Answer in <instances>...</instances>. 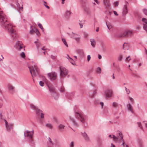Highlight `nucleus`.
Returning a JSON list of instances; mask_svg holds the SVG:
<instances>
[{"label":"nucleus","mask_w":147,"mask_h":147,"mask_svg":"<svg viewBox=\"0 0 147 147\" xmlns=\"http://www.w3.org/2000/svg\"><path fill=\"white\" fill-rule=\"evenodd\" d=\"M0 25L4 27L7 30L13 40H15L18 37V34H16V31L13 28L12 26L7 22L5 16L0 9Z\"/></svg>","instance_id":"nucleus-1"},{"label":"nucleus","mask_w":147,"mask_h":147,"mask_svg":"<svg viewBox=\"0 0 147 147\" xmlns=\"http://www.w3.org/2000/svg\"><path fill=\"white\" fill-rule=\"evenodd\" d=\"M133 33V32L132 31L127 30L119 33L117 34L116 37L120 38H127L129 36H131Z\"/></svg>","instance_id":"nucleus-2"},{"label":"nucleus","mask_w":147,"mask_h":147,"mask_svg":"<svg viewBox=\"0 0 147 147\" xmlns=\"http://www.w3.org/2000/svg\"><path fill=\"white\" fill-rule=\"evenodd\" d=\"M30 73L33 78L36 77L39 74V71L36 65L32 66L31 67L28 66Z\"/></svg>","instance_id":"nucleus-3"},{"label":"nucleus","mask_w":147,"mask_h":147,"mask_svg":"<svg viewBox=\"0 0 147 147\" xmlns=\"http://www.w3.org/2000/svg\"><path fill=\"white\" fill-rule=\"evenodd\" d=\"M60 71V76L61 78L65 77L68 73V70L64 67H59Z\"/></svg>","instance_id":"nucleus-4"},{"label":"nucleus","mask_w":147,"mask_h":147,"mask_svg":"<svg viewBox=\"0 0 147 147\" xmlns=\"http://www.w3.org/2000/svg\"><path fill=\"white\" fill-rule=\"evenodd\" d=\"M119 136L120 137L121 139H119V137H116L114 135H113V137L111 136V135H110L109 136V137L111 138H113L114 141L115 142H118V141H120L121 140H122L123 142V136L121 132H120L118 133Z\"/></svg>","instance_id":"nucleus-5"},{"label":"nucleus","mask_w":147,"mask_h":147,"mask_svg":"<svg viewBox=\"0 0 147 147\" xmlns=\"http://www.w3.org/2000/svg\"><path fill=\"white\" fill-rule=\"evenodd\" d=\"M48 76L49 78L52 81L56 79L57 78V74L55 72H52L48 74Z\"/></svg>","instance_id":"nucleus-6"},{"label":"nucleus","mask_w":147,"mask_h":147,"mask_svg":"<svg viewBox=\"0 0 147 147\" xmlns=\"http://www.w3.org/2000/svg\"><path fill=\"white\" fill-rule=\"evenodd\" d=\"M21 42L18 41L16 43V48L19 51L24 50V48Z\"/></svg>","instance_id":"nucleus-7"},{"label":"nucleus","mask_w":147,"mask_h":147,"mask_svg":"<svg viewBox=\"0 0 147 147\" xmlns=\"http://www.w3.org/2000/svg\"><path fill=\"white\" fill-rule=\"evenodd\" d=\"M26 133H25L24 135L25 137H28L30 138V139L31 140V141L32 142H33V141L32 138V135L33 134V131H32V134L31 133V132L28 131H26Z\"/></svg>","instance_id":"nucleus-8"},{"label":"nucleus","mask_w":147,"mask_h":147,"mask_svg":"<svg viewBox=\"0 0 147 147\" xmlns=\"http://www.w3.org/2000/svg\"><path fill=\"white\" fill-rule=\"evenodd\" d=\"M76 117H77L78 119H80L81 121L83 123L85 124L84 119V118L83 117L82 115L80 114L79 113L77 112H76ZM84 125L85 126V124H84Z\"/></svg>","instance_id":"nucleus-9"},{"label":"nucleus","mask_w":147,"mask_h":147,"mask_svg":"<svg viewBox=\"0 0 147 147\" xmlns=\"http://www.w3.org/2000/svg\"><path fill=\"white\" fill-rule=\"evenodd\" d=\"M35 111L36 115L38 117L40 116V117L42 119L44 118V114L42 112V111L40 109H38Z\"/></svg>","instance_id":"nucleus-10"},{"label":"nucleus","mask_w":147,"mask_h":147,"mask_svg":"<svg viewBox=\"0 0 147 147\" xmlns=\"http://www.w3.org/2000/svg\"><path fill=\"white\" fill-rule=\"evenodd\" d=\"M112 91L111 90H107L105 91V96L107 98H109L111 96Z\"/></svg>","instance_id":"nucleus-11"},{"label":"nucleus","mask_w":147,"mask_h":147,"mask_svg":"<svg viewBox=\"0 0 147 147\" xmlns=\"http://www.w3.org/2000/svg\"><path fill=\"white\" fill-rule=\"evenodd\" d=\"M72 33V34L71 35L72 38H75L77 42H79L80 38V36L77 34L74 33L73 32Z\"/></svg>","instance_id":"nucleus-12"},{"label":"nucleus","mask_w":147,"mask_h":147,"mask_svg":"<svg viewBox=\"0 0 147 147\" xmlns=\"http://www.w3.org/2000/svg\"><path fill=\"white\" fill-rule=\"evenodd\" d=\"M128 12V9L126 4L124 5L123 9L122 15L123 16H125Z\"/></svg>","instance_id":"nucleus-13"},{"label":"nucleus","mask_w":147,"mask_h":147,"mask_svg":"<svg viewBox=\"0 0 147 147\" xmlns=\"http://www.w3.org/2000/svg\"><path fill=\"white\" fill-rule=\"evenodd\" d=\"M47 85L48 86V88H49V90L50 92H51L55 90V88L50 83L48 84H47Z\"/></svg>","instance_id":"nucleus-14"},{"label":"nucleus","mask_w":147,"mask_h":147,"mask_svg":"<svg viewBox=\"0 0 147 147\" xmlns=\"http://www.w3.org/2000/svg\"><path fill=\"white\" fill-rule=\"evenodd\" d=\"M51 95L53 97L55 100H57L58 98V96L55 92V91H53L50 92Z\"/></svg>","instance_id":"nucleus-15"},{"label":"nucleus","mask_w":147,"mask_h":147,"mask_svg":"<svg viewBox=\"0 0 147 147\" xmlns=\"http://www.w3.org/2000/svg\"><path fill=\"white\" fill-rule=\"evenodd\" d=\"M13 125L12 124H9L6 127L7 130V131H10L11 129H13Z\"/></svg>","instance_id":"nucleus-16"},{"label":"nucleus","mask_w":147,"mask_h":147,"mask_svg":"<svg viewBox=\"0 0 147 147\" xmlns=\"http://www.w3.org/2000/svg\"><path fill=\"white\" fill-rule=\"evenodd\" d=\"M90 41L91 42V44L92 46L93 47H94L95 46L96 43L95 40L94 39H90Z\"/></svg>","instance_id":"nucleus-17"},{"label":"nucleus","mask_w":147,"mask_h":147,"mask_svg":"<svg viewBox=\"0 0 147 147\" xmlns=\"http://www.w3.org/2000/svg\"><path fill=\"white\" fill-rule=\"evenodd\" d=\"M104 2L106 7H108L109 6L110 4L109 0H104Z\"/></svg>","instance_id":"nucleus-18"},{"label":"nucleus","mask_w":147,"mask_h":147,"mask_svg":"<svg viewBox=\"0 0 147 147\" xmlns=\"http://www.w3.org/2000/svg\"><path fill=\"white\" fill-rule=\"evenodd\" d=\"M82 136H83V137L86 140H89V138L88 137L87 134L85 133V132H84V133H82Z\"/></svg>","instance_id":"nucleus-19"},{"label":"nucleus","mask_w":147,"mask_h":147,"mask_svg":"<svg viewBox=\"0 0 147 147\" xmlns=\"http://www.w3.org/2000/svg\"><path fill=\"white\" fill-rule=\"evenodd\" d=\"M48 140L49 143L48 144L47 147H52L53 145V143L51 141V139L49 137L48 138Z\"/></svg>","instance_id":"nucleus-20"},{"label":"nucleus","mask_w":147,"mask_h":147,"mask_svg":"<svg viewBox=\"0 0 147 147\" xmlns=\"http://www.w3.org/2000/svg\"><path fill=\"white\" fill-rule=\"evenodd\" d=\"M8 88L9 90L12 91L11 92L13 94L14 92V87L12 85L9 84L8 86Z\"/></svg>","instance_id":"nucleus-21"},{"label":"nucleus","mask_w":147,"mask_h":147,"mask_svg":"<svg viewBox=\"0 0 147 147\" xmlns=\"http://www.w3.org/2000/svg\"><path fill=\"white\" fill-rule=\"evenodd\" d=\"M127 107L128 110L130 111L132 113H133L134 112V111L133 110V107L131 105V104H129L127 105Z\"/></svg>","instance_id":"nucleus-22"},{"label":"nucleus","mask_w":147,"mask_h":147,"mask_svg":"<svg viewBox=\"0 0 147 147\" xmlns=\"http://www.w3.org/2000/svg\"><path fill=\"white\" fill-rule=\"evenodd\" d=\"M78 52L79 54L81 56H82L84 55V52L82 50L79 49L78 50Z\"/></svg>","instance_id":"nucleus-23"},{"label":"nucleus","mask_w":147,"mask_h":147,"mask_svg":"<svg viewBox=\"0 0 147 147\" xmlns=\"http://www.w3.org/2000/svg\"><path fill=\"white\" fill-rule=\"evenodd\" d=\"M30 106L32 109L34 110L35 111L38 109L36 106L32 104H30Z\"/></svg>","instance_id":"nucleus-24"},{"label":"nucleus","mask_w":147,"mask_h":147,"mask_svg":"<svg viewBox=\"0 0 147 147\" xmlns=\"http://www.w3.org/2000/svg\"><path fill=\"white\" fill-rule=\"evenodd\" d=\"M106 24L109 30L111 29L112 28V26L110 23H106Z\"/></svg>","instance_id":"nucleus-25"},{"label":"nucleus","mask_w":147,"mask_h":147,"mask_svg":"<svg viewBox=\"0 0 147 147\" xmlns=\"http://www.w3.org/2000/svg\"><path fill=\"white\" fill-rule=\"evenodd\" d=\"M45 126L50 129H52V125L49 123H47L46 124Z\"/></svg>","instance_id":"nucleus-26"},{"label":"nucleus","mask_w":147,"mask_h":147,"mask_svg":"<svg viewBox=\"0 0 147 147\" xmlns=\"http://www.w3.org/2000/svg\"><path fill=\"white\" fill-rule=\"evenodd\" d=\"M20 56L23 58H25V55L23 52H22V53L20 54Z\"/></svg>","instance_id":"nucleus-27"},{"label":"nucleus","mask_w":147,"mask_h":147,"mask_svg":"<svg viewBox=\"0 0 147 147\" xmlns=\"http://www.w3.org/2000/svg\"><path fill=\"white\" fill-rule=\"evenodd\" d=\"M65 127V126L64 125L61 124H60L58 126L59 128L60 129H63Z\"/></svg>","instance_id":"nucleus-28"},{"label":"nucleus","mask_w":147,"mask_h":147,"mask_svg":"<svg viewBox=\"0 0 147 147\" xmlns=\"http://www.w3.org/2000/svg\"><path fill=\"white\" fill-rule=\"evenodd\" d=\"M96 72L97 73L100 74L101 72V68L100 67H98L97 69Z\"/></svg>","instance_id":"nucleus-29"},{"label":"nucleus","mask_w":147,"mask_h":147,"mask_svg":"<svg viewBox=\"0 0 147 147\" xmlns=\"http://www.w3.org/2000/svg\"><path fill=\"white\" fill-rule=\"evenodd\" d=\"M38 26H39V27L41 29L42 31L44 32V29L43 28V27L42 25L41 24L39 23L38 24Z\"/></svg>","instance_id":"nucleus-30"},{"label":"nucleus","mask_w":147,"mask_h":147,"mask_svg":"<svg viewBox=\"0 0 147 147\" xmlns=\"http://www.w3.org/2000/svg\"><path fill=\"white\" fill-rule=\"evenodd\" d=\"M62 41L65 44V45L67 47H68V45L67 44V42H66V40L65 39L62 38Z\"/></svg>","instance_id":"nucleus-31"},{"label":"nucleus","mask_w":147,"mask_h":147,"mask_svg":"<svg viewBox=\"0 0 147 147\" xmlns=\"http://www.w3.org/2000/svg\"><path fill=\"white\" fill-rule=\"evenodd\" d=\"M143 27L144 29L147 31V24H143Z\"/></svg>","instance_id":"nucleus-32"},{"label":"nucleus","mask_w":147,"mask_h":147,"mask_svg":"<svg viewBox=\"0 0 147 147\" xmlns=\"http://www.w3.org/2000/svg\"><path fill=\"white\" fill-rule=\"evenodd\" d=\"M71 13V12L70 11H66V14H65L68 17L69 16V15H70Z\"/></svg>","instance_id":"nucleus-33"},{"label":"nucleus","mask_w":147,"mask_h":147,"mask_svg":"<svg viewBox=\"0 0 147 147\" xmlns=\"http://www.w3.org/2000/svg\"><path fill=\"white\" fill-rule=\"evenodd\" d=\"M138 143L139 145L141 146L142 144V141L141 139H139L138 140Z\"/></svg>","instance_id":"nucleus-34"},{"label":"nucleus","mask_w":147,"mask_h":147,"mask_svg":"<svg viewBox=\"0 0 147 147\" xmlns=\"http://www.w3.org/2000/svg\"><path fill=\"white\" fill-rule=\"evenodd\" d=\"M142 21L143 22V24H147V20L145 18H143L142 19Z\"/></svg>","instance_id":"nucleus-35"},{"label":"nucleus","mask_w":147,"mask_h":147,"mask_svg":"<svg viewBox=\"0 0 147 147\" xmlns=\"http://www.w3.org/2000/svg\"><path fill=\"white\" fill-rule=\"evenodd\" d=\"M3 105V101L1 99H0V108H1Z\"/></svg>","instance_id":"nucleus-36"},{"label":"nucleus","mask_w":147,"mask_h":147,"mask_svg":"<svg viewBox=\"0 0 147 147\" xmlns=\"http://www.w3.org/2000/svg\"><path fill=\"white\" fill-rule=\"evenodd\" d=\"M122 59H123L122 56L121 55H120L119 56V57H118V60L120 61H122Z\"/></svg>","instance_id":"nucleus-37"},{"label":"nucleus","mask_w":147,"mask_h":147,"mask_svg":"<svg viewBox=\"0 0 147 147\" xmlns=\"http://www.w3.org/2000/svg\"><path fill=\"white\" fill-rule=\"evenodd\" d=\"M113 106L114 107H117L118 106V104L116 102H114L113 103Z\"/></svg>","instance_id":"nucleus-38"},{"label":"nucleus","mask_w":147,"mask_h":147,"mask_svg":"<svg viewBox=\"0 0 147 147\" xmlns=\"http://www.w3.org/2000/svg\"><path fill=\"white\" fill-rule=\"evenodd\" d=\"M125 89L127 94H129L130 92L129 90L128 89H127L126 87H125Z\"/></svg>","instance_id":"nucleus-39"},{"label":"nucleus","mask_w":147,"mask_h":147,"mask_svg":"<svg viewBox=\"0 0 147 147\" xmlns=\"http://www.w3.org/2000/svg\"><path fill=\"white\" fill-rule=\"evenodd\" d=\"M137 124L138 125V126L139 127H140L141 129H142L143 127L142 126L141 123L140 122H138Z\"/></svg>","instance_id":"nucleus-40"},{"label":"nucleus","mask_w":147,"mask_h":147,"mask_svg":"<svg viewBox=\"0 0 147 147\" xmlns=\"http://www.w3.org/2000/svg\"><path fill=\"white\" fill-rule=\"evenodd\" d=\"M43 3H44V5L45 7H46L48 9H49V6H48L47 5H46L47 3L45 1L43 2Z\"/></svg>","instance_id":"nucleus-41"},{"label":"nucleus","mask_w":147,"mask_h":147,"mask_svg":"<svg viewBox=\"0 0 147 147\" xmlns=\"http://www.w3.org/2000/svg\"><path fill=\"white\" fill-rule=\"evenodd\" d=\"M143 11L144 14L147 16V9H143Z\"/></svg>","instance_id":"nucleus-42"},{"label":"nucleus","mask_w":147,"mask_h":147,"mask_svg":"<svg viewBox=\"0 0 147 147\" xmlns=\"http://www.w3.org/2000/svg\"><path fill=\"white\" fill-rule=\"evenodd\" d=\"M128 98L129 100L132 102H134V99L130 97L129 96H128Z\"/></svg>","instance_id":"nucleus-43"},{"label":"nucleus","mask_w":147,"mask_h":147,"mask_svg":"<svg viewBox=\"0 0 147 147\" xmlns=\"http://www.w3.org/2000/svg\"><path fill=\"white\" fill-rule=\"evenodd\" d=\"M39 84L40 86H43L44 85V84L43 82L40 81L39 82Z\"/></svg>","instance_id":"nucleus-44"},{"label":"nucleus","mask_w":147,"mask_h":147,"mask_svg":"<svg viewBox=\"0 0 147 147\" xmlns=\"http://www.w3.org/2000/svg\"><path fill=\"white\" fill-rule=\"evenodd\" d=\"M65 91V88L64 87H61L60 89V91L61 92H64Z\"/></svg>","instance_id":"nucleus-45"},{"label":"nucleus","mask_w":147,"mask_h":147,"mask_svg":"<svg viewBox=\"0 0 147 147\" xmlns=\"http://www.w3.org/2000/svg\"><path fill=\"white\" fill-rule=\"evenodd\" d=\"M36 34L38 36H39L40 34V33L38 30L37 29H36Z\"/></svg>","instance_id":"nucleus-46"},{"label":"nucleus","mask_w":147,"mask_h":147,"mask_svg":"<svg viewBox=\"0 0 147 147\" xmlns=\"http://www.w3.org/2000/svg\"><path fill=\"white\" fill-rule=\"evenodd\" d=\"M74 144L73 142H71L70 144V147H74Z\"/></svg>","instance_id":"nucleus-47"},{"label":"nucleus","mask_w":147,"mask_h":147,"mask_svg":"<svg viewBox=\"0 0 147 147\" xmlns=\"http://www.w3.org/2000/svg\"><path fill=\"white\" fill-rule=\"evenodd\" d=\"M4 121L5 123L6 127L9 124L8 123L7 121L5 119L4 120Z\"/></svg>","instance_id":"nucleus-48"},{"label":"nucleus","mask_w":147,"mask_h":147,"mask_svg":"<svg viewBox=\"0 0 147 147\" xmlns=\"http://www.w3.org/2000/svg\"><path fill=\"white\" fill-rule=\"evenodd\" d=\"M72 120V121L73 123H74V124L75 125H76L77 126H78V125L77 124L76 122L75 121L74 119H71Z\"/></svg>","instance_id":"nucleus-49"},{"label":"nucleus","mask_w":147,"mask_h":147,"mask_svg":"<svg viewBox=\"0 0 147 147\" xmlns=\"http://www.w3.org/2000/svg\"><path fill=\"white\" fill-rule=\"evenodd\" d=\"M91 58V57L90 55H88L87 56V61H89L90 60Z\"/></svg>","instance_id":"nucleus-50"},{"label":"nucleus","mask_w":147,"mask_h":147,"mask_svg":"<svg viewBox=\"0 0 147 147\" xmlns=\"http://www.w3.org/2000/svg\"><path fill=\"white\" fill-rule=\"evenodd\" d=\"M30 32L31 34H33L34 33V31L32 29L30 30Z\"/></svg>","instance_id":"nucleus-51"},{"label":"nucleus","mask_w":147,"mask_h":147,"mask_svg":"<svg viewBox=\"0 0 147 147\" xmlns=\"http://www.w3.org/2000/svg\"><path fill=\"white\" fill-rule=\"evenodd\" d=\"M115 4V6H117L118 5V2H115L114 3Z\"/></svg>","instance_id":"nucleus-52"},{"label":"nucleus","mask_w":147,"mask_h":147,"mask_svg":"<svg viewBox=\"0 0 147 147\" xmlns=\"http://www.w3.org/2000/svg\"><path fill=\"white\" fill-rule=\"evenodd\" d=\"M130 59V56H129L127 57L126 58V60L129 61Z\"/></svg>","instance_id":"nucleus-53"},{"label":"nucleus","mask_w":147,"mask_h":147,"mask_svg":"<svg viewBox=\"0 0 147 147\" xmlns=\"http://www.w3.org/2000/svg\"><path fill=\"white\" fill-rule=\"evenodd\" d=\"M113 13L116 16H118V14L117 13V12L115 11H113Z\"/></svg>","instance_id":"nucleus-54"},{"label":"nucleus","mask_w":147,"mask_h":147,"mask_svg":"<svg viewBox=\"0 0 147 147\" xmlns=\"http://www.w3.org/2000/svg\"><path fill=\"white\" fill-rule=\"evenodd\" d=\"M65 57L67 58L68 59H69V58L70 57L69 55L68 54L66 55Z\"/></svg>","instance_id":"nucleus-55"},{"label":"nucleus","mask_w":147,"mask_h":147,"mask_svg":"<svg viewBox=\"0 0 147 147\" xmlns=\"http://www.w3.org/2000/svg\"><path fill=\"white\" fill-rule=\"evenodd\" d=\"M88 36V35L87 34H86V33H84V37L85 38H86Z\"/></svg>","instance_id":"nucleus-56"},{"label":"nucleus","mask_w":147,"mask_h":147,"mask_svg":"<svg viewBox=\"0 0 147 147\" xmlns=\"http://www.w3.org/2000/svg\"><path fill=\"white\" fill-rule=\"evenodd\" d=\"M144 123L146 127H147V121H144Z\"/></svg>","instance_id":"nucleus-57"},{"label":"nucleus","mask_w":147,"mask_h":147,"mask_svg":"<svg viewBox=\"0 0 147 147\" xmlns=\"http://www.w3.org/2000/svg\"><path fill=\"white\" fill-rule=\"evenodd\" d=\"M101 58H102L101 56L99 54L98 55V58L99 59H101Z\"/></svg>","instance_id":"nucleus-58"},{"label":"nucleus","mask_w":147,"mask_h":147,"mask_svg":"<svg viewBox=\"0 0 147 147\" xmlns=\"http://www.w3.org/2000/svg\"><path fill=\"white\" fill-rule=\"evenodd\" d=\"M100 104L101 106H102V107H103V105H104V103L103 102H100Z\"/></svg>","instance_id":"nucleus-59"},{"label":"nucleus","mask_w":147,"mask_h":147,"mask_svg":"<svg viewBox=\"0 0 147 147\" xmlns=\"http://www.w3.org/2000/svg\"><path fill=\"white\" fill-rule=\"evenodd\" d=\"M40 45V43L39 42V43H37L36 44V45L37 47L38 48V47L39 46V45Z\"/></svg>","instance_id":"nucleus-60"},{"label":"nucleus","mask_w":147,"mask_h":147,"mask_svg":"<svg viewBox=\"0 0 147 147\" xmlns=\"http://www.w3.org/2000/svg\"><path fill=\"white\" fill-rule=\"evenodd\" d=\"M111 147H115V146L113 144L111 143Z\"/></svg>","instance_id":"nucleus-61"},{"label":"nucleus","mask_w":147,"mask_h":147,"mask_svg":"<svg viewBox=\"0 0 147 147\" xmlns=\"http://www.w3.org/2000/svg\"><path fill=\"white\" fill-rule=\"evenodd\" d=\"M99 31V28L98 27L96 29V31L97 32H98Z\"/></svg>","instance_id":"nucleus-62"},{"label":"nucleus","mask_w":147,"mask_h":147,"mask_svg":"<svg viewBox=\"0 0 147 147\" xmlns=\"http://www.w3.org/2000/svg\"><path fill=\"white\" fill-rule=\"evenodd\" d=\"M38 39H37V41H36L34 42V43H36V44L37 43H39V42H38Z\"/></svg>","instance_id":"nucleus-63"},{"label":"nucleus","mask_w":147,"mask_h":147,"mask_svg":"<svg viewBox=\"0 0 147 147\" xmlns=\"http://www.w3.org/2000/svg\"><path fill=\"white\" fill-rule=\"evenodd\" d=\"M79 24L80 26V28H82L83 27V25L82 24H80V23H79Z\"/></svg>","instance_id":"nucleus-64"}]
</instances>
